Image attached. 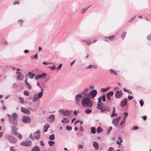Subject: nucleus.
Instances as JSON below:
<instances>
[{"label":"nucleus","instance_id":"1","mask_svg":"<svg viewBox=\"0 0 151 151\" xmlns=\"http://www.w3.org/2000/svg\"><path fill=\"white\" fill-rule=\"evenodd\" d=\"M81 102L82 106L84 108H91L93 105L92 101L89 98L84 97L82 99Z\"/></svg>","mask_w":151,"mask_h":151},{"label":"nucleus","instance_id":"2","mask_svg":"<svg viewBox=\"0 0 151 151\" xmlns=\"http://www.w3.org/2000/svg\"><path fill=\"white\" fill-rule=\"evenodd\" d=\"M7 116L9 118V122L10 123L13 125L17 124V115L15 113H13L12 115L8 114Z\"/></svg>","mask_w":151,"mask_h":151},{"label":"nucleus","instance_id":"3","mask_svg":"<svg viewBox=\"0 0 151 151\" xmlns=\"http://www.w3.org/2000/svg\"><path fill=\"white\" fill-rule=\"evenodd\" d=\"M83 95L81 93H78L75 96V101L77 105H79L80 103L81 100L83 97Z\"/></svg>","mask_w":151,"mask_h":151},{"label":"nucleus","instance_id":"4","mask_svg":"<svg viewBox=\"0 0 151 151\" xmlns=\"http://www.w3.org/2000/svg\"><path fill=\"white\" fill-rule=\"evenodd\" d=\"M22 121L25 123L28 124L31 121V118L27 116H24L22 119Z\"/></svg>","mask_w":151,"mask_h":151},{"label":"nucleus","instance_id":"5","mask_svg":"<svg viewBox=\"0 0 151 151\" xmlns=\"http://www.w3.org/2000/svg\"><path fill=\"white\" fill-rule=\"evenodd\" d=\"M32 144V142L30 140H28L25 142H22L20 143V145L23 146L28 147Z\"/></svg>","mask_w":151,"mask_h":151},{"label":"nucleus","instance_id":"6","mask_svg":"<svg viewBox=\"0 0 151 151\" xmlns=\"http://www.w3.org/2000/svg\"><path fill=\"white\" fill-rule=\"evenodd\" d=\"M7 138L9 142L12 144H15L17 141V139L12 136H9Z\"/></svg>","mask_w":151,"mask_h":151},{"label":"nucleus","instance_id":"7","mask_svg":"<svg viewBox=\"0 0 151 151\" xmlns=\"http://www.w3.org/2000/svg\"><path fill=\"white\" fill-rule=\"evenodd\" d=\"M47 75L45 73H42L41 74L36 75L35 76V78L36 80H38L40 78H46Z\"/></svg>","mask_w":151,"mask_h":151},{"label":"nucleus","instance_id":"8","mask_svg":"<svg viewBox=\"0 0 151 151\" xmlns=\"http://www.w3.org/2000/svg\"><path fill=\"white\" fill-rule=\"evenodd\" d=\"M17 79V80L22 81L24 78V76L22 73L19 71L16 72Z\"/></svg>","mask_w":151,"mask_h":151},{"label":"nucleus","instance_id":"9","mask_svg":"<svg viewBox=\"0 0 151 151\" xmlns=\"http://www.w3.org/2000/svg\"><path fill=\"white\" fill-rule=\"evenodd\" d=\"M55 119V116L54 114H52L47 117V120L50 123L53 122Z\"/></svg>","mask_w":151,"mask_h":151},{"label":"nucleus","instance_id":"10","mask_svg":"<svg viewBox=\"0 0 151 151\" xmlns=\"http://www.w3.org/2000/svg\"><path fill=\"white\" fill-rule=\"evenodd\" d=\"M120 118V116H119L118 117L112 120V123L115 126H117Z\"/></svg>","mask_w":151,"mask_h":151},{"label":"nucleus","instance_id":"11","mask_svg":"<svg viewBox=\"0 0 151 151\" xmlns=\"http://www.w3.org/2000/svg\"><path fill=\"white\" fill-rule=\"evenodd\" d=\"M115 38V36L112 35L109 37H105L103 38L104 41L108 42L109 41H112Z\"/></svg>","mask_w":151,"mask_h":151},{"label":"nucleus","instance_id":"12","mask_svg":"<svg viewBox=\"0 0 151 151\" xmlns=\"http://www.w3.org/2000/svg\"><path fill=\"white\" fill-rule=\"evenodd\" d=\"M114 92L113 91H109L106 93V96L109 101L111 100V97L113 95Z\"/></svg>","mask_w":151,"mask_h":151},{"label":"nucleus","instance_id":"13","mask_svg":"<svg viewBox=\"0 0 151 151\" xmlns=\"http://www.w3.org/2000/svg\"><path fill=\"white\" fill-rule=\"evenodd\" d=\"M127 99L126 98L122 99L120 102V106L122 107L125 106L127 104Z\"/></svg>","mask_w":151,"mask_h":151},{"label":"nucleus","instance_id":"14","mask_svg":"<svg viewBox=\"0 0 151 151\" xmlns=\"http://www.w3.org/2000/svg\"><path fill=\"white\" fill-rule=\"evenodd\" d=\"M97 94V91L96 90H93L89 93L90 96L93 98L95 97Z\"/></svg>","mask_w":151,"mask_h":151},{"label":"nucleus","instance_id":"15","mask_svg":"<svg viewBox=\"0 0 151 151\" xmlns=\"http://www.w3.org/2000/svg\"><path fill=\"white\" fill-rule=\"evenodd\" d=\"M100 111L101 112L108 111L109 112L110 110L108 106H102L101 107Z\"/></svg>","mask_w":151,"mask_h":151},{"label":"nucleus","instance_id":"16","mask_svg":"<svg viewBox=\"0 0 151 151\" xmlns=\"http://www.w3.org/2000/svg\"><path fill=\"white\" fill-rule=\"evenodd\" d=\"M40 132L38 130L34 134V137L36 139H39L40 137Z\"/></svg>","mask_w":151,"mask_h":151},{"label":"nucleus","instance_id":"17","mask_svg":"<svg viewBox=\"0 0 151 151\" xmlns=\"http://www.w3.org/2000/svg\"><path fill=\"white\" fill-rule=\"evenodd\" d=\"M122 95V91H117L115 94V97L116 98H119L121 97Z\"/></svg>","mask_w":151,"mask_h":151},{"label":"nucleus","instance_id":"18","mask_svg":"<svg viewBox=\"0 0 151 151\" xmlns=\"http://www.w3.org/2000/svg\"><path fill=\"white\" fill-rule=\"evenodd\" d=\"M11 131L13 134L14 135H15L16 134V133L17 132V131L18 130V129L14 126H12L11 127Z\"/></svg>","mask_w":151,"mask_h":151},{"label":"nucleus","instance_id":"19","mask_svg":"<svg viewBox=\"0 0 151 151\" xmlns=\"http://www.w3.org/2000/svg\"><path fill=\"white\" fill-rule=\"evenodd\" d=\"M93 145L96 150H97L99 149V145L98 143L94 141L93 143Z\"/></svg>","mask_w":151,"mask_h":151},{"label":"nucleus","instance_id":"20","mask_svg":"<svg viewBox=\"0 0 151 151\" xmlns=\"http://www.w3.org/2000/svg\"><path fill=\"white\" fill-rule=\"evenodd\" d=\"M21 111L22 112H23L24 113L27 114H29L30 113V112L29 110L24 107L21 108Z\"/></svg>","mask_w":151,"mask_h":151},{"label":"nucleus","instance_id":"21","mask_svg":"<svg viewBox=\"0 0 151 151\" xmlns=\"http://www.w3.org/2000/svg\"><path fill=\"white\" fill-rule=\"evenodd\" d=\"M49 127L50 125L49 124H45L44 126V132H47Z\"/></svg>","mask_w":151,"mask_h":151},{"label":"nucleus","instance_id":"22","mask_svg":"<svg viewBox=\"0 0 151 151\" xmlns=\"http://www.w3.org/2000/svg\"><path fill=\"white\" fill-rule=\"evenodd\" d=\"M118 139L116 140V143L119 145H122L121 143L123 141L120 137H118Z\"/></svg>","mask_w":151,"mask_h":151},{"label":"nucleus","instance_id":"23","mask_svg":"<svg viewBox=\"0 0 151 151\" xmlns=\"http://www.w3.org/2000/svg\"><path fill=\"white\" fill-rule=\"evenodd\" d=\"M31 151H40V150L39 147L36 145L34 146Z\"/></svg>","mask_w":151,"mask_h":151},{"label":"nucleus","instance_id":"24","mask_svg":"<svg viewBox=\"0 0 151 151\" xmlns=\"http://www.w3.org/2000/svg\"><path fill=\"white\" fill-rule=\"evenodd\" d=\"M38 97L36 94L34 95L33 98L32 99V101L33 102H35L38 100Z\"/></svg>","mask_w":151,"mask_h":151},{"label":"nucleus","instance_id":"25","mask_svg":"<svg viewBox=\"0 0 151 151\" xmlns=\"http://www.w3.org/2000/svg\"><path fill=\"white\" fill-rule=\"evenodd\" d=\"M28 74L29 78L30 79H32L35 76V73H33L32 72L30 71L28 72Z\"/></svg>","mask_w":151,"mask_h":151},{"label":"nucleus","instance_id":"26","mask_svg":"<svg viewBox=\"0 0 151 151\" xmlns=\"http://www.w3.org/2000/svg\"><path fill=\"white\" fill-rule=\"evenodd\" d=\"M71 111H69L67 110H65L64 115H67L68 116H70V112Z\"/></svg>","mask_w":151,"mask_h":151},{"label":"nucleus","instance_id":"27","mask_svg":"<svg viewBox=\"0 0 151 151\" xmlns=\"http://www.w3.org/2000/svg\"><path fill=\"white\" fill-rule=\"evenodd\" d=\"M0 43L4 45H7L8 44V42L5 39H3L1 41Z\"/></svg>","mask_w":151,"mask_h":151},{"label":"nucleus","instance_id":"28","mask_svg":"<svg viewBox=\"0 0 151 151\" xmlns=\"http://www.w3.org/2000/svg\"><path fill=\"white\" fill-rule=\"evenodd\" d=\"M91 6H89L88 7H87L86 8H83L81 9V14H83L84 13H85L87 10L88 9V8Z\"/></svg>","mask_w":151,"mask_h":151},{"label":"nucleus","instance_id":"29","mask_svg":"<svg viewBox=\"0 0 151 151\" xmlns=\"http://www.w3.org/2000/svg\"><path fill=\"white\" fill-rule=\"evenodd\" d=\"M91 132L93 134L95 133L96 132V129L95 127H92L91 128Z\"/></svg>","mask_w":151,"mask_h":151},{"label":"nucleus","instance_id":"30","mask_svg":"<svg viewBox=\"0 0 151 151\" xmlns=\"http://www.w3.org/2000/svg\"><path fill=\"white\" fill-rule=\"evenodd\" d=\"M96 131L97 133H99L102 132L103 130L101 127H99L97 128Z\"/></svg>","mask_w":151,"mask_h":151},{"label":"nucleus","instance_id":"31","mask_svg":"<svg viewBox=\"0 0 151 151\" xmlns=\"http://www.w3.org/2000/svg\"><path fill=\"white\" fill-rule=\"evenodd\" d=\"M14 135L19 139H21L22 138V135L17 132L16 134Z\"/></svg>","mask_w":151,"mask_h":151},{"label":"nucleus","instance_id":"32","mask_svg":"<svg viewBox=\"0 0 151 151\" xmlns=\"http://www.w3.org/2000/svg\"><path fill=\"white\" fill-rule=\"evenodd\" d=\"M18 99L19 100L20 103L21 104H23L24 103V101L23 98L21 97H19Z\"/></svg>","mask_w":151,"mask_h":151},{"label":"nucleus","instance_id":"33","mask_svg":"<svg viewBox=\"0 0 151 151\" xmlns=\"http://www.w3.org/2000/svg\"><path fill=\"white\" fill-rule=\"evenodd\" d=\"M48 144L50 146H52L54 145L55 142L52 141H49L48 142Z\"/></svg>","mask_w":151,"mask_h":151},{"label":"nucleus","instance_id":"34","mask_svg":"<svg viewBox=\"0 0 151 151\" xmlns=\"http://www.w3.org/2000/svg\"><path fill=\"white\" fill-rule=\"evenodd\" d=\"M55 137L54 134H51L50 136L49 137V139L50 140H52L55 139Z\"/></svg>","mask_w":151,"mask_h":151},{"label":"nucleus","instance_id":"35","mask_svg":"<svg viewBox=\"0 0 151 151\" xmlns=\"http://www.w3.org/2000/svg\"><path fill=\"white\" fill-rule=\"evenodd\" d=\"M43 95V93L42 92H40L38 93L37 95L38 96V98H41Z\"/></svg>","mask_w":151,"mask_h":151},{"label":"nucleus","instance_id":"36","mask_svg":"<svg viewBox=\"0 0 151 151\" xmlns=\"http://www.w3.org/2000/svg\"><path fill=\"white\" fill-rule=\"evenodd\" d=\"M110 71L111 73L112 74H114L116 75H117V74L116 72L114 71L113 69H110Z\"/></svg>","mask_w":151,"mask_h":151},{"label":"nucleus","instance_id":"37","mask_svg":"<svg viewBox=\"0 0 151 151\" xmlns=\"http://www.w3.org/2000/svg\"><path fill=\"white\" fill-rule=\"evenodd\" d=\"M20 4V2L19 0H16L13 2V5H15L16 4Z\"/></svg>","mask_w":151,"mask_h":151},{"label":"nucleus","instance_id":"38","mask_svg":"<svg viewBox=\"0 0 151 151\" xmlns=\"http://www.w3.org/2000/svg\"><path fill=\"white\" fill-rule=\"evenodd\" d=\"M37 54H36L34 56H31V59H37Z\"/></svg>","mask_w":151,"mask_h":151},{"label":"nucleus","instance_id":"39","mask_svg":"<svg viewBox=\"0 0 151 151\" xmlns=\"http://www.w3.org/2000/svg\"><path fill=\"white\" fill-rule=\"evenodd\" d=\"M123 114H124V117L123 119L125 120L128 116V113L127 112H124L123 113Z\"/></svg>","mask_w":151,"mask_h":151},{"label":"nucleus","instance_id":"40","mask_svg":"<svg viewBox=\"0 0 151 151\" xmlns=\"http://www.w3.org/2000/svg\"><path fill=\"white\" fill-rule=\"evenodd\" d=\"M92 111L91 110V109H86L85 111V113H86V114H90L91 113Z\"/></svg>","mask_w":151,"mask_h":151},{"label":"nucleus","instance_id":"41","mask_svg":"<svg viewBox=\"0 0 151 151\" xmlns=\"http://www.w3.org/2000/svg\"><path fill=\"white\" fill-rule=\"evenodd\" d=\"M88 89L87 88H86L84 90L81 92V94H82H82H85V93L86 92H87L88 91Z\"/></svg>","mask_w":151,"mask_h":151},{"label":"nucleus","instance_id":"42","mask_svg":"<svg viewBox=\"0 0 151 151\" xmlns=\"http://www.w3.org/2000/svg\"><path fill=\"white\" fill-rule=\"evenodd\" d=\"M65 110L62 109L60 110L59 112L60 114H62L63 115H64L65 113Z\"/></svg>","mask_w":151,"mask_h":151},{"label":"nucleus","instance_id":"43","mask_svg":"<svg viewBox=\"0 0 151 151\" xmlns=\"http://www.w3.org/2000/svg\"><path fill=\"white\" fill-rule=\"evenodd\" d=\"M18 22L19 24L21 26H22V23L24 22V21L22 19H19L18 20Z\"/></svg>","mask_w":151,"mask_h":151},{"label":"nucleus","instance_id":"44","mask_svg":"<svg viewBox=\"0 0 151 151\" xmlns=\"http://www.w3.org/2000/svg\"><path fill=\"white\" fill-rule=\"evenodd\" d=\"M102 101L104 102H105L106 101V96H105V95L104 94L102 96Z\"/></svg>","mask_w":151,"mask_h":151},{"label":"nucleus","instance_id":"45","mask_svg":"<svg viewBox=\"0 0 151 151\" xmlns=\"http://www.w3.org/2000/svg\"><path fill=\"white\" fill-rule=\"evenodd\" d=\"M66 129L68 130H71L72 129V127L70 126H67L66 127Z\"/></svg>","mask_w":151,"mask_h":151},{"label":"nucleus","instance_id":"46","mask_svg":"<svg viewBox=\"0 0 151 151\" xmlns=\"http://www.w3.org/2000/svg\"><path fill=\"white\" fill-rule=\"evenodd\" d=\"M139 103L140 104V106L141 107H142L143 106V105H144V102L143 101V100L142 99L140 100L139 101Z\"/></svg>","mask_w":151,"mask_h":151},{"label":"nucleus","instance_id":"47","mask_svg":"<svg viewBox=\"0 0 151 151\" xmlns=\"http://www.w3.org/2000/svg\"><path fill=\"white\" fill-rule=\"evenodd\" d=\"M24 94L25 96H28L29 94V92L27 91H25L24 92Z\"/></svg>","mask_w":151,"mask_h":151},{"label":"nucleus","instance_id":"48","mask_svg":"<svg viewBox=\"0 0 151 151\" xmlns=\"http://www.w3.org/2000/svg\"><path fill=\"white\" fill-rule=\"evenodd\" d=\"M102 105H101V104L100 103H99L98 104L97 106V108L98 109H101V106H102Z\"/></svg>","mask_w":151,"mask_h":151},{"label":"nucleus","instance_id":"49","mask_svg":"<svg viewBox=\"0 0 151 151\" xmlns=\"http://www.w3.org/2000/svg\"><path fill=\"white\" fill-rule=\"evenodd\" d=\"M101 96H100L98 99V102L99 103H100L101 104V105H103L102 103H101Z\"/></svg>","mask_w":151,"mask_h":151},{"label":"nucleus","instance_id":"50","mask_svg":"<svg viewBox=\"0 0 151 151\" xmlns=\"http://www.w3.org/2000/svg\"><path fill=\"white\" fill-rule=\"evenodd\" d=\"M126 35V33L125 32H123L122 35H121V36L122 38V39L123 40L125 36Z\"/></svg>","mask_w":151,"mask_h":151},{"label":"nucleus","instance_id":"51","mask_svg":"<svg viewBox=\"0 0 151 151\" xmlns=\"http://www.w3.org/2000/svg\"><path fill=\"white\" fill-rule=\"evenodd\" d=\"M26 85L29 89H31V86L29 83H27V84H26Z\"/></svg>","mask_w":151,"mask_h":151},{"label":"nucleus","instance_id":"52","mask_svg":"<svg viewBox=\"0 0 151 151\" xmlns=\"http://www.w3.org/2000/svg\"><path fill=\"white\" fill-rule=\"evenodd\" d=\"M139 129V127L137 126H134L132 129V130H134L137 129Z\"/></svg>","mask_w":151,"mask_h":151},{"label":"nucleus","instance_id":"53","mask_svg":"<svg viewBox=\"0 0 151 151\" xmlns=\"http://www.w3.org/2000/svg\"><path fill=\"white\" fill-rule=\"evenodd\" d=\"M17 85L16 83H14L12 85V87L15 88H17Z\"/></svg>","mask_w":151,"mask_h":151},{"label":"nucleus","instance_id":"54","mask_svg":"<svg viewBox=\"0 0 151 151\" xmlns=\"http://www.w3.org/2000/svg\"><path fill=\"white\" fill-rule=\"evenodd\" d=\"M136 17V16H134L133 17L130 19L129 20V22H132L134 20V19Z\"/></svg>","mask_w":151,"mask_h":151},{"label":"nucleus","instance_id":"55","mask_svg":"<svg viewBox=\"0 0 151 151\" xmlns=\"http://www.w3.org/2000/svg\"><path fill=\"white\" fill-rule=\"evenodd\" d=\"M112 129V127H109V128L108 129V131L107 132V134H109L110 133L111 131V130Z\"/></svg>","mask_w":151,"mask_h":151},{"label":"nucleus","instance_id":"56","mask_svg":"<svg viewBox=\"0 0 151 151\" xmlns=\"http://www.w3.org/2000/svg\"><path fill=\"white\" fill-rule=\"evenodd\" d=\"M133 98V97L132 96H130V95H129L128 96V98L129 100H131L132 98Z\"/></svg>","mask_w":151,"mask_h":151},{"label":"nucleus","instance_id":"57","mask_svg":"<svg viewBox=\"0 0 151 151\" xmlns=\"http://www.w3.org/2000/svg\"><path fill=\"white\" fill-rule=\"evenodd\" d=\"M125 120L123 119H122L120 123V125L121 126L123 124L125 123Z\"/></svg>","mask_w":151,"mask_h":151},{"label":"nucleus","instance_id":"58","mask_svg":"<svg viewBox=\"0 0 151 151\" xmlns=\"http://www.w3.org/2000/svg\"><path fill=\"white\" fill-rule=\"evenodd\" d=\"M62 64H60V65L58 66V67L57 68V69L58 70H60V68H61V67L62 66Z\"/></svg>","mask_w":151,"mask_h":151},{"label":"nucleus","instance_id":"59","mask_svg":"<svg viewBox=\"0 0 151 151\" xmlns=\"http://www.w3.org/2000/svg\"><path fill=\"white\" fill-rule=\"evenodd\" d=\"M93 65H88V66L86 67V68L88 69V68H91L93 67Z\"/></svg>","mask_w":151,"mask_h":151},{"label":"nucleus","instance_id":"60","mask_svg":"<svg viewBox=\"0 0 151 151\" xmlns=\"http://www.w3.org/2000/svg\"><path fill=\"white\" fill-rule=\"evenodd\" d=\"M147 39L148 40H151V35L148 36L147 37Z\"/></svg>","mask_w":151,"mask_h":151},{"label":"nucleus","instance_id":"61","mask_svg":"<svg viewBox=\"0 0 151 151\" xmlns=\"http://www.w3.org/2000/svg\"><path fill=\"white\" fill-rule=\"evenodd\" d=\"M101 91L102 92H105L107 91V89L106 88H102L101 89Z\"/></svg>","mask_w":151,"mask_h":151},{"label":"nucleus","instance_id":"62","mask_svg":"<svg viewBox=\"0 0 151 151\" xmlns=\"http://www.w3.org/2000/svg\"><path fill=\"white\" fill-rule=\"evenodd\" d=\"M55 65H54L52 66L51 67H49V68H51L52 70H53L55 69Z\"/></svg>","mask_w":151,"mask_h":151},{"label":"nucleus","instance_id":"63","mask_svg":"<svg viewBox=\"0 0 151 151\" xmlns=\"http://www.w3.org/2000/svg\"><path fill=\"white\" fill-rule=\"evenodd\" d=\"M86 44L87 45H89L91 43V40H89V41H87L86 42Z\"/></svg>","mask_w":151,"mask_h":151},{"label":"nucleus","instance_id":"64","mask_svg":"<svg viewBox=\"0 0 151 151\" xmlns=\"http://www.w3.org/2000/svg\"><path fill=\"white\" fill-rule=\"evenodd\" d=\"M90 94H89V93H87L85 95V97H87L88 98L90 97Z\"/></svg>","mask_w":151,"mask_h":151}]
</instances>
